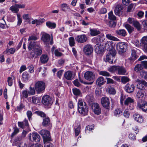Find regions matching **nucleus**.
<instances>
[{
  "label": "nucleus",
  "instance_id": "20e7f679",
  "mask_svg": "<svg viewBox=\"0 0 147 147\" xmlns=\"http://www.w3.org/2000/svg\"><path fill=\"white\" fill-rule=\"evenodd\" d=\"M116 52L115 51H111L106 55L105 60L111 63H115L116 61L115 57Z\"/></svg>",
  "mask_w": 147,
  "mask_h": 147
},
{
  "label": "nucleus",
  "instance_id": "4c0bfd02",
  "mask_svg": "<svg viewBox=\"0 0 147 147\" xmlns=\"http://www.w3.org/2000/svg\"><path fill=\"white\" fill-rule=\"evenodd\" d=\"M5 21L4 20V16H3L2 18L0 19V27L4 29L5 26H7Z\"/></svg>",
  "mask_w": 147,
  "mask_h": 147
},
{
  "label": "nucleus",
  "instance_id": "cd10ccee",
  "mask_svg": "<svg viewBox=\"0 0 147 147\" xmlns=\"http://www.w3.org/2000/svg\"><path fill=\"white\" fill-rule=\"evenodd\" d=\"M103 49L102 46L97 45L95 46V51L97 54H100L103 52Z\"/></svg>",
  "mask_w": 147,
  "mask_h": 147
},
{
  "label": "nucleus",
  "instance_id": "4468645a",
  "mask_svg": "<svg viewBox=\"0 0 147 147\" xmlns=\"http://www.w3.org/2000/svg\"><path fill=\"white\" fill-rule=\"evenodd\" d=\"M87 38L85 34H82L77 36L75 38L76 41L78 43H82L85 42L87 40Z\"/></svg>",
  "mask_w": 147,
  "mask_h": 147
},
{
  "label": "nucleus",
  "instance_id": "de8ad7c7",
  "mask_svg": "<svg viewBox=\"0 0 147 147\" xmlns=\"http://www.w3.org/2000/svg\"><path fill=\"white\" fill-rule=\"evenodd\" d=\"M114 115L117 117H119L122 114V112L121 110L119 109H115L114 111Z\"/></svg>",
  "mask_w": 147,
  "mask_h": 147
},
{
  "label": "nucleus",
  "instance_id": "a19ab883",
  "mask_svg": "<svg viewBox=\"0 0 147 147\" xmlns=\"http://www.w3.org/2000/svg\"><path fill=\"white\" fill-rule=\"evenodd\" d=\"M107 92L110 94H115L116 93L115 89L111 86H109L107 89Z\"/></svg>",
  "mask_w": 147,
  "mask_h": 147
},
{
  "label": "nucleus",
  "instance_id": "5701e85b",
  "mask_svg": "<svg viewBox=\"0 0 147 147\" xmlns=\"http://www.w3.org/2000/svg\"><path fill=\"white\" fill-rule=\"evenodd\" d=\"M134 102V99L131 97H128L125 99L124 102V104L126 106H129V107H130L131 104L133 103ZM129 109H131L129 108Z\"/></svg>",
  "mask_w": 147,
  "mask_h": 147
},
{
  "label": "nucleus",
  "instance_id": "7ed1b4c3",
  "mask_svg": "<svg viewBox=\"0 0 147 147\" xmlns=\"http://www.w3.org/2000/svg\"><path fill=\"white\" fill-rule=\"evenodd\" d=\"M34 87L37 93H42L45 90L46 87L45 83L42 81H38L35 83Z\"/></svg>",
  "mask_w": 147,
  "mask_h": 147
},
{
  "label": "nucleus",
  "instance_id": "f3484780",
  "mask_svg": "<svg viewBox=\"0 0 147 147\" xmlns=\"http://www.w3.org/2000/svg\"><path fill=\"white\" fill-rule=\"evenodd\" d=\"M137 108L147 113V102L143 101L141 103H138L137 105Z\"/></svg>",
  "mask_w": 147,
  "mask_h": 147
},
{
  "label": "nucleus",
  "instance_id": "338daca9",
  "mask_svg": "<svg viewBox=\"0 0 147 147\" xmlns=\"http://www.w3.org/2000/svg\"><path fill=\"white\" fill-rule=\"evenodd\" d=\"M134 5L132 4H130L128 6L127 11L128 12H131L134 9Z\"/></svg>",
  "mask_w": 147,
  "mask_h": 147
},
{
  "label": "nucleus",
  "instance_id": "0e129e2a",
  "mask_svg": "<svg viewBox=\"0 0 147 147\" xmlns=\"http://www.w3.org/2000/svg\"><path fill=\"white\" fill-rule=\"evenodd\" d=\"M17 18H18V23L19 25H20L22 22V20L21 17V15L20 14L17 13Z\"/></svg>",
  "mask_w": 147,
  "mask_h": 147
},
{
  "label": "nucleus",
  "instance_id": "412c9836",
  "mask_svg": "<svg viewBox=\"0 0 147 147\" xmlns=\"http://www.w3.org/2000/svg\"><path fill=\"white\" fill-rule=\"evenodd\" d=\"M134 120L138 123H142L144 121V118L142 116L139 114L136 113L133 115Z\"/></svg>",
  "mask_w": 147,
  "mask_h": 147
},
{
  "label": "nucleus",
  "instance_id": "bb28decb",
  "mask_svg": "<svg viewBox=\"0 0 147 147\" xmlns=\"http://www.w3.org/2000/svg\"><path fill=\"white\" fill-rule=\"evenodd\" d=\"M64 76L65 78L68 80H71L73 78L72 72L69 71L65 72Z\"/></svg>",
  "mask_w": 147,
  "mask_h": 147
},
{
  "label": "nucleus",
  "instance_id": "0eeeda50",
  "mask_svg": "<svg viewBox=\"0 0 147 147\" xmlns=\"http://www.w3.org/2000/svg\"><path fill=\"white\" fill-rule=\"evenodd\" d=\"M42 35L41 39L46 44H50L52 45L53 43V38L50 40V36L49 34L44 32L41 33Z\"/></svg>",
  "mask_w": 147,
  "mask_h": 147
},
{
  "label": "nucleus",
  "instance_id": "603ef678",
  "mask_svg": "<svg viewBox=\"0 0 147 147\" xmlns=\"http://www.w3.org/2000/svg\"><path fill=\"white\" fill-rule=\"evenodd\" d=\"M99 74L100 75L104 76L109 77L110 76V74L106 71H100L99 72Z\"/></svg>",
  "mask_w": 147,
  "mask_h": 147
},
{
  "label": "nucleus",
  "instance_id": "2eb2a0df",
  "mask_svg": "<svg viewBox=\"0 0 147 147\" xmlns=\"http://www.w3.org/2000/svg\"><path fill=\"white\" fill-rule=\"evenodd\" d=\"M83 51L86 55H89L92 52L93 48L91 45L88 44L84 46Z\"/></svg>",
  "mask_w": 147,
  "mask_h": 147
},
{
  "label": "nucleus",
  "instance_id": "ea45409f",
  "mask_svg": "<svg viewBox=\"0 0 147 147\" xmlns=\"http://www.w3.org/2000/svg\"><path fill=\"white\" fill-rule=\"evenodd\" d=\"M133 25L136 28L138 31H140L141 30V25L138 21L136 20Z\"/></svg>",
  "mask_w": 147,
  "mask_h": 147
},
{
  "label": "nucleus",
  "instance_id": "69168bd1",
  "mask_svg": "<svg viewBox=\"0 0 147 147\" xmlns=\"http://www.w3.org/2000/svg\"><path fill=\"white\" fill-rule=\"evenodd\" d=\"M36 113L38 115L43 117V118L46 117V115L42 112L39 111H36Z\"/></svg>",
  "mask_w": 147,
  "mask_h": 147
},
{
  "label": "nucleus",
  "instance_id": "ddd939ff",
  "mask_svg": "<svg viewBox=\"0 0 147 147\" xmlns=\"http://www.w3.org/2000/svg\"><path fill=\"white\" fill-rule=\"evenodd\" d=\"M123 7L120 4L116 3L115 4V8L114 10V12L116 15L120 16L122 13V10Z\"/></svg>",
  "mask_w": 147,
  "mask_h": 147
},
{
  "label": "nucleus",
  "instance_id": "a211bd4d",
  "mask_svg": "<svg viewBox=\"0 0 147 147\" xmlns=\"http://www.w3.org/2000/svg\"><path fill=\"white\" fill-rule=\"evenodd\" d=\"M92 109L94 113L96 115H99L101 113L100 108L97 103H94L92 105Z\"/></svg>",
  "mask_w": 147,
  "mask_h": 147
},
{
  "label": "nucleus",
  "instance_id": "aec40b11",
  "mask_svg": "<svg viewBox=\"0 0 147 147\" xmlns=\"http://www.w3.org/2000/svg\"><path fill=\"white\" fill-rule=\"evenodd\" d=\"M135 86L134 84L128 83L125 86V90L128 93L132 92L134 91Z\"/></svg>",
  "mask_w": 147,
  "mask_h": 147
},
{
  "label": "nucleus",
  "instance_id": "6e6d98bb",
  "mask_svg": "<svg viewBox=\"0 0 147 147\" xmlns=\"http://www.w3.org/2000/svg\"><path fill=\"white\" fill-rule=\"evenodd\" d=\"M118 66H112L108 69V71L111 72H113L117 71Z\"/></svg>",
  "mask_w": 147,
  "mask_h": 147
},
{
  "label": "nucleus",
  "instance_id": "58836bf2",
  "mask_svg": "<svg viewBox=\"0 0 147 147\" xmlns=\"http://www.w3.org/2000/svg\"><path fill=\"white\" fill-rule=\"evenodd\" d=\"M106 36L107 38L110 40H111L116 41H118L119 40V39L112 36L111 34H107L106 35Z\"/></svg>",
  "mask_w": 147,
  "mask_h": 147
},
{
  "label": "nucleus",
  "instance_id": "1a4fd4ad",
  "mask_svg": "<svg viewBox=\"0 0 147 147\" xmlns=\"http://www.w3.org/2000/svg\"><path fill=\"white\" fill-rule=\"evenodd\" d=\"M28 139L31 141H35L38 142L40 141V137L38 133L36 132H33L30 133L29 135Z\"/></svg>",
  "mask_w": 147,
  "mask_h": 147
},
{
  "label": "nucleus",
  "instance_id": "473e14b6",
  "mask_svg": "<svg viewBox=\"0 0 147 147\" xmlns=\"http://www.w3.org/2000/svg\"><path fill=\"white\" fill-rule=\"evenodd\" d=\"M46 24L47 27L51 29L55 28L56 26L55 23L52 22L50 21L47 22H46Z\"/></svg>",
  "mask_w": 147,
  "mask_h": 147
},
{
  "label": "nucleus",
  "instance_id": "e2e57ef3",
  "mask_svg": "<svg viewBox=\"0 0 147 147\" xmlns=\"http://www.w3.org/2000/svg\"><path fill=\"white\" fill-rule=\"evenodd\" d=\"M80 126L79 125L78 127L75 130V134L76 136H77L79 134L80 132Z\"/></svg>",
  "mask_w": 147,
  "mask_h": 147
},
{
  "label": "nucleus",
  "instance_id": "6e6552de",
  "mask_svg": "<svg viewBox=\"0 0 147 147\" xmlns=\"http://www.w3.org/2000/svg\"><path fill=\"white\" fill-rule=\"evenodd\" d=\"M137 58L136 51L134 49H132L131 50V57L129 58L126 60L125 63V65L128 66L129 64H131Z\"/></svg>",
  "mask_w": 147,
  "mask_h": 147
},
{
  "label": "nucleus",
  "instance_id": "a18cd8bd",
  "mask_svg": "<svg viewBox=\"0 0 147 147\" xmlns=\"http://www.w3.org/2000/svg\"><path fill=\"white\" fill-rule=\"evenodd\" d=\"M141 42L143 47L147 45V36H143L141 39Z\"/></svg>",
  "mask_w": 147,
  "mask_h": 147
},
{
  "label": "nucleus",
  "instance_id": "72a5a7b5",
  "mask_svg": "<svg viewBox=\"0 0 147 147\" xmlns=\"http://www.w3.org/2000/svg\"><path fill=\"white\" fill-rule=\"evenodd\" d=\"M61 7L63 11L66 12L70 10L69 6L65 3H63L61 4Z\"/></svg>",
  "mask_w": 147,
  "mask_h": 147
},
{
  "label": "nucleus",
  "instance_id": "f8f14e48",
  "mask_svg": "<svg viewBox=\"0 0 147 147\" xmlns=\"http://www.w3.org/2000/svg\"><path fill=\"white\" fill-rule=\"evenodd\" d=\"M102 105L105 108L108 109L109 108L110 103L109 98L107 97H102L101 100Z\"/></svg>",
  "mask_w": 147,
  "mask_h": 147
},
{
  "label": "nucleus",
  "instance_id": "2f4dec72",
  "mask_svg": "<svg viewBox=\"0 0 147 147\" xmlns=\"http://www.w3.org/2000/svg\"><path fill=\"white\" fill-rule=\"evenodd\" d=\"M49 60V57L47 55L45 54L42 55L40 57V60L41 62L43 64L47 62Z\"/></svg>",
  "mask_w": 147,
  "mask_h": 147
},
{
  "label": "nucleus",
  "instance_id": "f03ea898",
  "mask_svg": "<svg viewBox=\"0 0 147 147\" xmlns=\"http://www.w3.org/2000/svg\"><path fill=\"white\" fill-rule=\"evenodd\" d=\"M78 110L79 113L83 115H87L88 109L86 103L82 100H79L78 102Z\"/></svg>",
  "mask_w": 147,
  "mask_h": 147
},
{
  "label": "nucleus",
  "instance_id": "680f3d73",
  "mask_svg": "<svg viewBox=\"0 0 147 147\" xmlns=\"http://www.w3.org/2000/svg\"><path fill=\"white\" fill-rule=\"evenodd\" d=\"M28 91L26 90H24L22 92V96L25 98H27L29 95Z\"/></svg>",
  "mask_w": 147,
  "mask_h": 147
},
{
  "label": "nucleus",
  "instance_id": "c9c22d12",
  "mask_svg": "<svg viewBox=\"0 0 147 147\" xmlns=\"http://www.w3.org/2000/svg\"><path fill=\"white\" fill-rule=\"evenodd\" d=\"M9 9L12 12L15 13H17L19 11V9H18L16 4L10 7L9 8Z\"/></svg>",
  "mask_w": 147,
  "mask_h": 147
},
{
  "label": "nucleus",
  "instance_id": "3c124183",
  "mask_svg": "<svg viewBox=\"0 0 147 147\" xmlns=\"http://www.w3.org/2000/svg\"><path fill=\"white\" fill-rule=\"evenodd\" d=\"M46 70L47 69L45 67L43 68L40 67L38 69V71L39 72L42 71H44V73H42V74L43 77H45L46 75Z\"/></svg>",
  "mask_w": 147,
  "mask_h": 147
},
{
  "label": "nucleus",
  "instance_id": "09e8293b",
  "mask_svg": "<svg viewBox=\"0 0 147 147\" xmlns=\"http://www.w3.org/2000/svg\"><path fill=\"white\" fill-rule=\"evenodd\" d=\"M137 97L139 98H143L144 97V92L141 90L138 91L137 94Z\"/></svg>",
  "mask_w": 147,
  "mask_h": 147
},
{
  "label": "nucleus",
  "instance_id": "bf43d9fd",
  "mask_svg": "<svg viewBox=\"0 0 147 147\" xmlns=\"http://www.w3.org/2000/svg\"><path fill=\"white\" fill-rule=\"evenodd\" d=\"M141 77L145 79H147V72L144 71H142L140 73Z\"/></svg>",
  "mask_w": 147,
  "mask_h": 147
},
{
  "label": "nucleus",
  "instance_id": "9b49d317",
  "mask_svg": "<svg viewBox=\"0 0 147 147\" xmlns=\"http://www.w3.org/2000/svg\"><path fill=\"white\" fill-rule=\"evenodd\" d=\"M85 78L86 80L94 81L96 78V76L94 73L91 71H87L84 74Z\"/></svg>",
  "mask_w": 147,
  "mask_h": 147
},
{
  "label": "nucleus",
  "instance_id": "4be33fe9",
  "mask_svg": "<svg viewBox=\"0 0 147 147\" xmlns=\"http://www.w3.org/2000/svg\"><path fill=\"white\" fill-rule=\"evenodd\" d=\"M144 86L147 87V82L144 80H143L141 82L138 83L136 85L137 88L141 90L144 89Z\"/></svg>",
  "mask_w": 147,
  "mask_h": 147
},
{
  "label": "nucleus",
  "instance_id": "b1692460",
  "mask_svg": "<svg viewBox=\"0 0 147 147\" xmlns=\"http://www.w3.org/2000/svg\"><path fill=\"white\" fill-rule=\"evenodd\" d=\"M22 140V138L21 137L19 136L16 137L14 139L13 143V145L17 146H18L19 145H20L22 143L21 142V140Z\"/></svg>",
  "mask_w": 147,
  "mask_h": 147
},
{
  "label": "nucleus",
  "instance_id": "7c9ffc66",
  "mask_svg": "<svg viewBox=\"0 0 147 147\" xmlns=\"http://www.w3.org/2000/svg\"><path fill=\"white\" fill-rule=\"evenodd\" d=\"M90 34L92 36H96L100 33L99 30L96 28L90 29Z\"/></svg>",
  "mask_w": 147,
  "mask_h": 147
},
{
  "label": "nucleus",
  "instance_id": "4d7b16f0",
  "mask_svg": "<svg viewBox=\"0 0 147 147\" xmlns=\"http://www.w3.org/2000/svg\"><path fill=\"white\" fill-rule=\"evenodd\" d=\"M69 40L70 45L71 47L74 46L75 44L74 38L71 37L69 38Z\"/></svg>",
  "mask_w": 147,
  "mask_h": 147
},
{
  "label": "nucleus",
  "instance_id": "864d4df0",
  "mask_svg": "<svg viewBox=\"0 0 147 147\" xmlns=\"http://www.w3.org/2000/svg\"><path fill=\"white\" fill-rule=\"evenodd\" d=\"M22 18L24 20L28 21L29 24L30 23V18H29V15L28 14H23L22 16Z\"/></svg>",
  "mask_w": 147,
  "mask_h": 147
},
{
  "label": "nucleus",
  "instance_id": "5fc2aeb1",
  "mask_svg": "<svg viewBox=\"0 0 147 147\" xmlns=\"http://www.w3.org/2000/svg\"><path fill=\"white\" fill-rule=\"evenodd\" d=\"M73 92L75 95H79L81 94L80 90L76 88H74L72 89Z\"/></svg>",
  "mask_w": 147,
  "mask_h": 147
},
{
  "label": "nucleus",
  "instance_id": "423d86ee",
  "mask_svg": "<svg viewBox=\"0 0 147 147\" xmlns=\"http://www.w3.org/2000/svg\"><path fill=\"white\" fill-rule=\"evenodd\" d=\"M39 133L42 136L44 142H48L51 140L50 132L46 129H42Z\"/></svg>",
  "mask_w": 147,
  "mask_h": 147
},
{
  "label": "nucleus",
  "instance_id": "c03bdc74",
  "mask_svg": "<svg viewBox=\"0 0 147 147\" xmlns=\"http://www.w3.org/2000/svg\"><path fill=\"white\" fill-rule=\"evenodd\" d=\"M108 18L111 20H114L116 19V17L113 13L112 11H110L108 13Z\"/></svg>",
  "mask_w": 147,
  "mask_h": 147
},
{
  "label": "nucleus",
  "instance_id": "8fccbe9b",
  "mask_svg": "<svg viewBox=\"0 0 147 147\" xmlns=\"http://www.w3.org/2000/svg\"><path fill=\"white\" fill-rule=\"evenodd\" d=\"M121 82L124 84L129 82L130 80L129 78L127 76H122L121 79Z\"/></svg>",
  "mask_w": 147,
  "mask_h": 147
},
{
  "label": "nucleus",
  "instance_id": "a878e982",
  "mask_svg": "<svg viewBox=\"0 0 147 147\" xmlns=\"http://www.w3.org/2000/svg\"><path fill=\"white\" fill-rule=\"evenodd\" d=\"M105 82V79L103 77L100 76L96 79V84L99 86H100L104 84Z\"/></svg>",
  "mask_w": 147,
  "mask_h": 147
},
{
  "label": "nucleus",
  "instance_id": "c756f323",
  "mask_svg": "<svg viewBox=\"0 0 147 147\" xmlns=\"http://www.w3.org/2000/svg\"><path fill=\"white\" fill-rule=\"evenodd\" d=\"M24 123H25V126L26 127H28V121L26 119H25L22 122H19L18 123V126L20 127L23 129L24 128Z\"/></svg>",
  "mask_w": 147,
  "mask_h": 147
},
{
  "label": "nucleus",
  "instance_id": "49530a36",
  "mask_svg": "<svg viewBox=\"0 0 147 147\" xmlns=\"http://www.w3.org/2000/svg\"><path fill=\"white\" fill-rule=\"evenodd\" d=\"M94 129V126L93 125H88L86 128L85 132L86 133L90 132V131Z\"/></svg>",
  "mask_w": 147,
  "mask_h": 147
},
{
  "label": "nucleus",
  "instance_id": "dca6fc26",
  "mask_svg": "<svg viewBox=\"0 0 147 147\" xmlns=\"http://www.w3.org/2000/svg\"><path fill=\"white\" fill-rule=\"evenodd\" d=\"M115 44L112 41H107L105 44V48L107 51H115L113 50L114 48Z\"/></svg>",
  "mask_w": 147,
  "mask_h": 147
},
{
  "label": "nucleus",
  "instance_id": "13d9d810",
  "mask_svg": "<svg viewBox=\"0 0 147 147\" xmlns=\"http://www.w3.org/2000/svg\"><path fill=\"white\" fill-rule=\"evenodd\" d=\"M143 69L142 65L141 64H138L136 65L134 68V70L135 71L138 72L142 70Z\"/></svg>",
  "mask_w": 147,
  "mask_h": 147
},
{
  "label": "nucleus",
  "instance_id": "774afa93",
  "mask_svg": "<svg viewBox=\"0 0 147 147\" xmlns=\"http://www.w3.org/2000/svg\"><path fill=\"white\" fill-rule=\"evenodd\" d=\"M44 147H54L53 145L51 143L48 142H44Z\"/></svg>",
  "mask_w": 147,
  "mask_h": 147
},
{
  "label": "nucleus",
  "instance_id": "79ce46f5",
  "mask_svg": "<svg viewBox=\"0 0 147 147\" xmlns=\"http://www.w3.org/2000/svg\"><path fill=\"white\" fill-rule=\"evenodd\" d=\"M35 88H34L30 86L29 88V90L28 91L29 95H32L35 94Z\"/></svg>",
  "mask_w": 147,
  "mask_h": 147
},
{
  "label": "nucleus",
  "instance_id": "37998d69",
  "mask_svg": "<svg viewBox=\"0 0 147 147\" xmlns=\"http://www.w3.org/2000/svg\"><path fill=\"white\" fill-rule=\"evenodd\" d=\"M125 27L129 33H130L133 31L134 28L129 24H127L125 25Z\"/></svg>",
  "mask_w": 147,
  "mask_h": 147
},
{
  "label": "nucleus",
  "instance_id": "6ab92c4d",
  "mask_svg": "<svg viewBox=\"0 0 147 147\" xmlns=\"http://www.w3.org/2000/svg\"><path fill=\"white\" fill-rule=\"evenodd\" d=\"M42 125L44 127H49L51 128L52 127V123L51 122L49 118L46 117L43 118V121L42 123Z\"/></svg>",
  "mask_w": 147,
  "mask_h": 147
},
{
  "label": "nucleus",
  "instance_id": "9d476101",
  "mask_svg": "<svg viewBox=\"0 0 147 147\" xmlns=\"http://www.w3.org/2000/svg\"><path fill=\"white\" fill-rule=\"evenodd\" d=\"M53 100L49 96L46 95L43 96L42 102L46 106H51L53 103Z\"/></svg>",
  "mask_w": 147,
  "mask_h": 147
},
{
  "label": "nucleus",
  "instance_id": "393cba45",
  "mask_svg": "<svg viewBox=\"0 0 147 147\" xmlns=\"http://www.w3.org/2000/svg\"><path fill=\"white\" fill-rule=\"evenodd\" d=\"M118 74L119 75H125L126 73V70L122 66H118L117 71Z\"/></svg>",
  "mask_w": 147,
  "mask_h": 147
},
{
  "label": "nucleus",
  "instance_id": "052dcab7",
  "mask_svg": "<svg viewBox=\"0 0 147 147\" xmlns=\"http://www.w3.org/2000/svg\"><path fill=\"white\" fill-rule=\"evenodd\" d=\"M142 24L144 31H147V20H145L142 22Z\"/></svg>",
  "mask_w": 147,
  "mask_h": 147
},
{
  "label": "nucleus",
  "instance_id": "c85d7f7f",
  "mask_svg": "<svg viewBox=\"0 0 147 147\" xmlns=\"http://www.w3.org/2000/svg\"><path fill=\"white\" fill-rule=\"evenodd\" d=\"M115 33L123 37H125L127 34L125 30L124 29H120L116 30Z\"/></svg>",
  "mask_w": 147,
  "mask_h": 147
},
{
  "label": "nucleus",
  "instance_id": "e433bc0d",
  "mask_svg": "<svg viewBox=\"0 0 147 147\" xmlns=\"http://www.w3.org/2000/svg\"><path fill=\"white\" fill-rule=\"evenodd\" d=\"M15 49L14 48H11L10 49H7L6 50L4 51L3 53L6 55H9V54H13L15 51Z\"/></svg>",
  "mask_w": 147,
  "mask_h": 147
},
{
  "label": "nucleus",
  "instance_id": "f257e3e1",
  "mask_svg": "<svg viewBox=\"0 0 147 147\" xmlns=\"http://www.w3.org/2000/svg\"><path fill=\"white\" fill-rule=\"evenodd\" d=\"M29 50L32 49L30 52L31 57L37 58L38 56L40 55L42 53V49L40 46L36 42L31 41L28 47Z\"/></svg>",
  "mask_w": 147,
  "mask_h": 147
},
{
  "label": "nucleus",
  "instance_id": "39448f33",
  "mask_svg": "<svg viewBox=\"0 0 147 147\" xmlns=\"http://www.w3.org/2000/svg\"><path fill=\"white\" fill-rule=\"evenodd\" d=\"M116 49L119 53L125 52L127 48V44L124 42H119L116 45Z\"/></svg>",
  "mask_w": 147,
  "mask_h": 147
},
{
  "label": "nucleus",
  "instance_id": "f704fd0d",
  "mask_svg": "<svg viewBox=\"0 0 147 147\" xmlns=\"http://www.w3.org/2000/svg\"><path fill=\"white\" fill-rule=\"evenodd\" d=\"M30 77V76L28 72L25 71L22 74V78L24 81L25 82L28 81Z\"/></svg>",
  "mask_w": 147,
  "mask_h": 147
}]
</instances>
